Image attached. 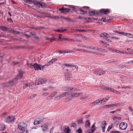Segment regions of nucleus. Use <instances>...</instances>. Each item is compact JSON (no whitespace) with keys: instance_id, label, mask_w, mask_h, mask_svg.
Returning a JSON list of instances; mask_svg holds the SVG:
<instances>
[{"instance_id":"obj_1","label":"nucleus","mask_w":133,"mask_h":133,"mask_svg":"<svg viewBox=\"0 0 133 133\" xmlns=\"http://www.w3.org/2000/svg\"><path fill=\"white\" fill-rule=\"evenodd\" d=\"M19 74L12 81H10L8 83H4L3 84L4 86L7 87L10 86H12L15 85L17 83V80L19 79V78H21L22 77L23 72L21 70L19 71Z\"/></svg>"},{"instance_id":"obj_2","label":"nucleus","mask_w":133,"mask_h":133,"mask_svg":"<svg viewBox=\"0 0 133 133\" xmlns=\"http://www.w3.org/2000/svg\"><path fill=\"white\" fill-rule=\"evenodd\" d=\"M27 126L26 123L20 122L18 124V127L21 131L24 132L25 133H28L29 131L26 128Z\"/></svg>"},{"instance_id":"obj_3","label":"nucleus","mask_w":133,"mask_h":133,"mask_svg":"<svg viewBox=\"0 0 133 133\" xmlns=\"http://www.w3.org/2000/svg\"><path fill=\"white\" fill-rule=\"evenodd\" d=\"M27 65L29 68L32 69L34 68L35 70H43L45 66L44 65L41 66L36 63H35L34 64H28Z\"/></svg>"},{"instance_id":"obj_4","label":"nucleus","mask_w":133,"mask_h":133,"mask_svg":"<svg viewBox=\"0 0 133 133\" xmlns=\"http://www.w3.org/2000/svg\"><path fill=\"white\" fill-rule=\"evenodd\" d=\"M46 81L47 80L45 78H37L35 81V85H37L45 84L46 83Z\"/></svg>"},{"instance_id":"obj_5","label":"nucleus","mask_w":133,"mask_h":133,"mask_svg":"<svg viewBox=\"0 0 133 133\" xmlns=\"http://www.w3.org/2000/svg\"><path fill=\"white\" fill-rule=\"evenodd\" d=\"M15 118L14 116L10 115L6 118L5 121L6 123H9L13 121Z\"/></svg>"},{"instance_id":"obj_6","label":"nucleus","mask_w":133,"mask_h":133,"mask_svg":"<svg viewBox=\"0 0 133 133\" xmlns=\"http://www.w3.org/2000/svg\"><path fill=\"white\" fill-rule=\"evenodd\" d=\"M78 97L77 93H74L72 94L71 95L68 97L69 101H70L74 99V98Z\"/></svg>"},{"instance_id":"obj_7","label":"nucleus","mask_w":133,"mask_h":133,"mask_svg":"<svg viewBox=\"0 0 133 133\" xmlns=\"http://www.w3.org/2000/svg\"><path fill=\"white\" fill-rule=\"evenodd\" d=\"M119 126L120 129L122 130H124L127 127V124L125 122H122L120 123Z\"/></svg>"},{"instance_id":"obj_8","label":"nucleus","mask_w":133,"mask_h":133,"mask_svg":"<svg viewBox=\"0 0 133 133\" xmlns=\"http://www.w3.org/2000/svg\"><path fill=\"white\" fill-rule=\"evenodd\" d=\"M57 60V59L56 58H55L52 59L51 61H49L45 65V66H49V65H51L54 62H55Z\"/></svg>"},{"instance_id":"obj_9","label":"nucleus","mask_w":133,"mask_h":133,"mask_svg":"<svg viewBox=\"0 0 133 133\" xmlns=\"http://www.w3.org/2000/svg\"><path fill=\"white\" fill-rule=\"evenodd\" d=\"M95 127L94 124L92 125V129H89L86 131V133H93L94 131L95 130V129H94Z\"/></svg>"},{"instance_id":"obj_10","label":"nucleus","mask_w":133,"mask_h":133,"mask_svg":"<svg viewBox=\"0 0 133 133\" xmlns=\"http://www.w3.org/2000/svg\"><path fill=\"white\" fill-rule=\"evenodd\" d=\"M65 94H64V93H63V94L60 95L59 96L56 97L55 98V100H58L61 98H62L63 97H65Z\"/></svg>"},{"instance_id":"obj_11","label":"nucleus","mask_w":133,"mask_h":133,"mask_svg":"<svg viewBox=\"0 0 133 133\" xmlns=\"http://www.w3.org/2000/svg\"><path fill=\"white\" fill-rule=\"evenodd\" d=\"M89 13L90 16H92L94 15L97 14H98V12L97 11L94 10L91 11L90 12H89Z\"/></svg>"},{"instance_id":"obj_12","label":"nucleus","mask_w":133,"mask_h":133,"mask_svg":"<svg viewBox=\"0 0 133 133\" xmlns=\"http://www.w3.org/2000/svg\"><path fill=\"white\" fill-rule=\"evenodd\" d=\"M42 121V120L41 119H39V118L37 119L34 121V125L37 124H39Z\"/></svg>"},{"instance_id":"obj_13","label":"nucleus","mask_w":133,"mask_h":133,"mask_svg":"<svg viewBox=\"0 0 133 133\" xmlns=\"http://www.w3.org/2000/svg\"><path fill=\"white\" fill-rule=\"evenodd\" d=\"M99 36L100 37L103 38L105 37L108 38L109 36V35L108 34L105 33L101 34L99 35Z\"/></svg>"},{"instance_id":"obj_14","label":"nucleus","mask_w":133,"mask_h":133,"mask_svg":"<svg viewBox=\"0 0 133 133\" xmlns=\"http://www.w3.org/2000/svg\"><path fill=\"white\" fill-rule=\"evenodd\" d=\"M100 12L101 13H103L104 14H106L109 12V10L108 9H102L100 10Z\"/></svg>"},{"instance_id":"obj_15","label":"nucleus","mask_w":133,"mask_h":133,"mask_svg":"<svg viewBox=\"0 0 133 133\" xmlns=\"http://www.w3.org/2000/svg\"><path fill=\"white\" fill-rule=\"evenodd\" d=\"M59 10L61 11L62 13H63L65 12H69L70 10L67 8H63L61 9H60Z\"/></svg>"},{"instance_id":"obj_16","label":"nucleus","mask_w":133,"mask_h":133,"mask_svg":"<svg viewBox=\"0 0 133 133\" xmlns=\"http://www.w3.org/2000/svg\"><path fill=\"white\" fill-rule=\"evenodd\" d=\"M71 77V75L70 73H67L65 77V80H69L70 79Z\"/></svg>"},{"instance_id":"obj_17","label":"nucleus","mask_w":133,"mask_h":133,"mask_svg":"<svg viewBox=\"0 0 133 133\" xmlns=\"http://www.w3.org/2000/svg\"><path fill=\"white\" fill-rule=\"evenodd\" d=\"M5 126L3 124H0V131H3L5 129Z\"/></svg>"},{"instance_id":"obj_18","label":"nucleus","mask_w":133,"mask_h":133,"mask_svg":"<svg viewBox=\"0 0 133 133\" xmlns=\"http://www.w3.org/2000/svg\"><path fill=\"white\" fill-rule=\"evenodd\" d=\"M42 127L43 128V131L45 132L47 131L48 128L47 126L46 125H44L43 126H42Z\"/></svg>"},{"instance_id":"obj_19","label":"nucleus","mask_w":133,"mask_h":133,"mask_svg":"<svg viewBox=\"0 0 133 133\" xmlns=\"http://www.w3.org/2000/svg\"><path fill=\"white\" fill-rule=\"evenodd\" d=\"M34 5L38 7H40L41 5V3H39L37 1H35L34 2Z\"/></svg>"},{"instance_id":"obj_20","label":"nucleus","mask_w":133,"mask_h":133,"mask_svg":"<svg viewBox=\"0 0 133 133\" xmlns=\"http://www.w3.org/2000/svg\"><path fill=\"white\" fill-rule=\"evenodd\" d=\"M94 74L96 75H101V70H96L94 72Z\"/></svg>"},{"instance_id":"obj_21","label":"nucleus","mask_w":133,"mask_h":133,"mask_svg":"<svg viewBox=\"0 0 133 133\" xmlns=\"http://www.w3.org/2000/svg\"><path fill=\"white\" fill-rule=\"evenodd\" d=\"M64 130L65 133H69V127H65L64 128Z\"/></svg>"},{"instance_id":"obj_22","label":"nucleus","mask_w":133,"mask_h":133,"mask_svg":"<svg viewBox=\"0 0 133 133\" xmlns=\"http://www.w3.org/2000/svg\"><path fill=\"white\" fill-rule=\"evenodd\" d=\"M103 89L104 90H110L111 92H113V91H115V89L111 88H104Z\"/></svg>"},{"instance_id":"obj_23","label":"nucleus","mask_w":133,"mask_h":133,"mask_svg":"<svg viewBox=\"0 0 133 133\" xmlns=\"http://www.w3.org/2000/svg\"><path fill=\"white\" fill-rule=\"evenodd\" d=\"M112 119L113 120L117 121L118 120L120 119H121V118L120 117L114 116L112 118Z\"/></svg>"},{"instance_id":"obj_24","label":"nucleus","mask_w":133,"mask_h":133,"mask_svg":"<svg viewBox=\"0 0 133 133\" xmlns=\"http://www.w3.org/2000/svg\"><path fill=\"white\" fill-rule=\"evenodd\" d=\"M40 6L42 8H47V6L44 3H41Z\"/></svg>"},{"instance_id":"obj_25","label":"nucleus","mask_w":133,"mask_h":133,"mask_svg":"<svg viewBox=\"0 0 133 133\" xmlns=\"http://www.w3.org/2000/svg\"><path fill=\"white\" fill-rule=\"evenodd\" d=\"M24 85L23 87V89L29 86L28 82L27 81H25L24 82Z\"/></svg>"},{"instance_id":"obj_26","label":"nucleus","mask_w":133,"mask_h":133,"mask_svg":"<svg viewBox=\"0 0 133 133\" xmlns=\"http://www.w3.org/2000/svg\"><path fill=\"white\" fill-rule=\"evenodd\" d=\"M102 128L105 129V126L106 125V121H104L102 123Z\"/></svg>"},{"instance_id":"obj_27","label":"nucleus","mask_w":133,"mask_h":133,"mask_svg":"<svg viewBox=\"0 0 133 133\" xmlns=\"http://www.w3.org/2000/svg\"><path fill=\"white\" fill-rule=\"evenodd\" d=\"M99 100H96L94 102V105L98 104V105H100L99 104Z\"/></svg>"},{"instance_id":"obj_28","label":"nucleus","mask_w":133,"mask_h":133,"mask_svg":"<svg viewBox=\"0 0 133 133\" xmlns=\"http://www.w3.org/2000/svg\"><path fill=\"white\" fill-rule=\"evenodd\" d=\"M1 29L3 31H6L8 30V28L5 26H2L1 27Z\"/></svg>"},{"instance_id":"obj_29","label":"nucleus","mask_w":133,"mask_h":133,"mask_svg":"<svg viewBox=\"0 0 133 133\" xmlns=\"http://www.w3.org/2000/svg\"><path fill=\"white\" fill-rule=\"evenodd\" d=\"M9 31L11 32L14 33L15 34H18L19 33V32L18 31H15L14 30H11Z\"/></svg>"},{"instance_id":"obj_30","label":"nucleus","mask_w":133,"mask_h":133,"mask_svg":"<svg viewBox=\"0 0 133 133\" xmlns=\"http://www.w3.org/2000/svg\"><path fill=\"white\" fill-rule=\"evenodd\" d=\"M115 105H114V104H112L111 105H105V107L106 108H111V107H113Z\"/></svg>"},{"instance_id":"obj_31","label":"nucleus","mask_w":133,"mask_h":133,"mask_svg":"<svg viewBox=\"0 0 133 133\" xmlns=\"http://www.w3.org/2000/svg\"><path fill=\"white\" fill-rule=\"evenodd\" d=\"M90 125V123L89 122V120L87 121H86L85 124V127L87 126H89Z\"/></svg>"},{"instance_id":"obj_32","label":"nucleus","mask_w":133,"mask_h":133,"mask_svg":"<svg viewBox=\"0 0 133 133\" xmlns=\"http://www.w3.org/2000/svg\"><path fill=\"white\" fill-rule=\"evenodd\" d=\"M58 93V92L57 91H55L53 92L50 95L52 97H54V96L55 95Z\"/></svg>"},{"instance_id":"obj_33","label":"nucleus","mask_w":133,"mask_h":133,"mask_svg":"<svg viewBox=\"0 0 133 133\" xmlns=\"http://www.w3.org/2000/svg\"><path fill=\"white\" fill-rule=\"evenodd\" d=\"M73 90V91H75L76 90L79 91L80 90L78 89H77L75 88H70V90Z\"/></svg>"},{"instance_id":"obj_34","label":"nucleus","mask_w":133,"mask_h":133,"mask_svg":"<svg viewBox=\"0 0 133 133\" xmlns=\"http://www.w3.org/2000/svg\"><path fill=\"white\" fill-rule=\"evenodd\" d=\"M83 121V119L81 118L78 121V122L79 124H81L82 123Z\"/></svg>"},{"instance_id":"obj_35","label":"nucleus","mask_w":133,"mask_h":133,"mask_svg":"<svg viewBox=\"0 0 133 133\" xmlns=\"http://www.w3.org/2000/svg\"><path fill=\"white\" fill-rule=\"evenodd\" d=\"M79 10H80V11L81 12L82 14H85L87 13V11H84V10H83L81 9H79Z\"/></svg>"},{"instance_id":"obj_36","label":"nucleus","mask_w":133,"mask_h":133,"mask_svg":"<svg viewBox=\"0 0 133 133\" xmlns=\"http://www.w3.org/2000/svg\"><path fill=\"white\" fill-rule=\"evenodd\" d=\"M108 19H107L105 17H104L103 18H102L101 19V21H103L104 22H105L107 21V20H108Z\"/></svg>"},{"instance_id":"obj_37","label":"nucleus","mask_w":133,"mask_h":133,"mask_svg":"<svg viewBox=\"0 0 133 133\" xmlns=\"http://www.w3.org/2000/svg\"><path fill=\"white\" fill-rule=\"evenodd\" d=\"M63 65L64 66H65L66 67H70V66H72V65H70L69 64H63Z\"/></svg>"},{"instance_id":"obj_38","label":"nucleus","mask_w":133,"mask_h":133,"mask_svg":"<svg viewBox=\"0 0 133 133\" xmlns=\"http://www.w3.org/2000/svg\"><path fill=\"white\" fill-rule=\"evenodd\" d=\"M113 124L112 123L111 124V125L109 126L108 128V130L109 131L112 128Z\"/></svg>"},{"instance_id":"obj_39","label":"nucleus","mask_w":133,"mask_h":133,"mask_svg":"<svg viewBox=\"0 0 133 133\" xmlns=\"http://www.w3.org/2000/svg\"><path fill=\"white\" fill-rule=\"evenodd\" d=\"M66 30L65 29V30H54L55 31H56L58 32H60L61 31L62 32H63L64 31H65V30Z\"/></svg>"},{"instance_id":"obj_40","label":"nucleus","mask_w":133,"mask_h":133,"mask_svg":"<svg viewBox=\"0 0 133 133\" xmlns=\"http://www.w3.org/2000/svg\"><path fill=\"white\" fill-rule=\"evenodd\" d=\"M65 95V97L67 96H69L70 94V93L69 92H64Z\"/></svg>"},{"instance_id":"obj_41","label":"nucleus","mask_w":133,"mask_h":133,"mask_svg":"<svg viewBox=\"0 0 133 133\" xmlns=\"http://www.w3.org/2000/svg\"><path fill=\"white\" fill-rule=\"evenodd\" d=\"M109 98L108 97H107L105 98H104L102 99L103 101H104V102H106L109 99Z\"/></svg>"},{"instance_id":"obj_42","label":"nucleus","mask_w":133,"mask_h":133,"mask_svg":"<svg viewBox=\"0 0 133 133\" xmlns=\"http://www.w3.org/2000/svg\"><path fill=\"white\" fill-rule=\"evenodd\" d=\"M63 88V89L65 91H69L70 89V88L68 87H64Z\"/></svg>"},{"instance_id":"obj_43","label":"nucleus","mask_w":133,"mask_h":133,"mask_svg":"<svg viewBox=\"0 0 133 133\" xmlns=\"http://www.w3.org/2000/svg\"><path fill=\"white\" fill-rule=\"evenodd\" d=\"M119 33H120L121 34H122V35H124L125 36H128L127 33H124V32H119Z\"/></svg>"},{"instance_id":"obj_44","label":"nucleus","mask_w":133,"mask_h":133,"mask_svg":"<svg viewBox=\"0 0 133 133\" xmlns=\"http://www.w3.org/2000/svg\"><path fill=\"white\" fill-rule=\"evenodd\" d=\"M8 21L10 23L12 22V21L11 19L10 18H8Z\"/></svg>"},{"instance_id":"obj_45","label":"nucleus","mask_w":133,"mask_h":133,"mask_svg":"<svg viewBox=\"0 0 133 133\" xmlns=\"http://www.w3.org/2000/svg\"><path fill=\"white\" fill-rule=\"evenodd\" d=\"M74 50H76L77 51H87V50H85L83 49H75Z\"/></svg>"},{"instance_id":"obj_46","label":"nucleus","mask_w":133,"mask_h":133,"mask_svg":"<svg viewBox=\"0 0 133 133\" xmlns=\"http://www.w3.org/2000/svg\"><path fill=\"white\" fill-rule=\"evenodd\" d=\"M53 97L51 95H50L47 98V99L48 100L51 99Z\"/></svg>"},{"instance_id":"obj_47","label":"nucleus","mask_w":133,"mask_h":133,"mask_svg":"<svg viewBox=\"0 0 133 133\" xmlns=\"http://www.w3.org/2000/svg\"><path fill=\"white\" fill-rule=\"evenodd\" d=\"M49 94L48 93H43L42 95L43 96H46L48 95Z\"/></svg>"},{"instance_id":"obj_48","label":"nucleus","mask_w":133,"mask_h":133,"mask_svg":"<svg viewBox=\"0 0 133 133\" xmlns=\"http://www.w3.org/2000/svg\"><path fill=\"white\" fill-rule=\"evenodd\" d=\"M26 1H28L31 4H32L33 1H34V0H25Z\"/></svg>"},{"instance_id":"obj_49","label":"nucleus","mask_w":133,"mask_h":133,"mask_svg":"<svg viewBox=\"0 0 133 133\" xmlns=\"http://www.w3.org/2000/svg\"><path fill=\"white\" fill-rule=\"evenodd\" d=\"M67 41H78V42H80L81 41H76V40H74L73 39H68L67 40Z\"/></svg>"},{"instance_id":"obj_50","label":"nucleus","mask_w":133,"mask_h":133,"mask_svg":"<svg viewBox=\"0 0 133 133\" xmlns=\"http://www.w3.org/2000/svg\"><path fill=\"white\" fill-rule=\"evenodd\" d=\"M101 73L102 74H104L105 73V72L104 70H101Z\"/></svg>"},{"instance_id":"obj_51","label":"nucleus","mask_w":133,"mask_h":133,"mask_svg":"<svg viewBox=\"0 0 133 133\" xmlns=\"http://www.w3.org/2000/svg\"><path fill=\"white\" fill-rule=\"evenodd\" d=\"M72 51H70V50H68V51H64V53H68L70 52H72Z\"/></svg>"},{"instance_id":"obj_52","label":"nucleus","mask_w":133,"mask_h":133,"mask_svg":"<svg viewBox=\"0 0 133 133\" xmlns=\"http://www.w3.org/2000/svg\"><path fill=\"white\" fill-rule=\"evenodd\" d=\"M114 51L115 52H117V53H121V51H119L117 50H114Z\"/></svg>"},{"instance_id":"obj_53","label":"nucleus","mask_w":133,"mask_h":133,"mask_svg":"<svg viewBox=\"0 0 133 133\" xmlns=\"http://www.w3.org/2000/svg\"><path fill=\"white\" fill-rule=\"evenodd\" d=\"M104 102V101H103V99H102L101 100H99V104H100V105L101 103H102Z\"/></svg>"},{"instance_id":"obj_54","label":"nucleus","mask_w":133,"mask_h":133,"mask_svg":"<svg viewBox=\"0 0 133 133\" xmlns=\"http://www.w3.org/2000/svg\"><path fill=\"white\" fill-rule=\"evenodd\" d=\"M93 49H95V50H101L102 49L101 48H100V49H98V48L97 47H95V48H94Z\"/></svg>"},{"instance_id":"obj_55","label":"nucleus","mask_w":133,"mask_h":133,"mask_svg":"<svg viewBox=\"0 0 133 133\" xmlns=\"http://www.w3.org/2000/svg\"><path fill=\"white\" fill-rule=\"evenodd\" d=\"M54 129V127H52L50 131V133H52V131Z\"/></svg>"},{"instance_id":"obj_56","label":"nucleus","mask_w":133,"mask_h":133,"mask_svg":"<svg viewBox=\"0 0 133 133\" xmlns=\"http://www.w3.org/2000/svg\"><path fill=\"white\" fill-rule=\"evenodd\" d=\"M24 36H25L26 37V38H29L30 37V36L29 35H28L27 34H24Z\"/></svg>"},{"instance_id":"obj_57","label":"nucleus","mask_w":133,"mask_h":133,"mask_svg":"<svg viewBox=\"0 0 133 133\" xmlns=\"http://www.w3.org/2000/svg\"><path fill=\"white\" fill-rule=\"evenodd\" d=\"M6 112H5L4 113H3V114H2L1 117H3V116L6 115Z\"/></svg>"},{"instance_id":"obj_58","label":"nucleus","mask_w":133,"mask_h":133,"mask_svg":"<svg viewBox=\"0 0 133 133\" xmlns=\"http://www.w3.org/2000/svg\"><path fill=\"white\" fill-rule=\"evenodd\" d=\"M58 52L59 53H61V54H63L64 53V51H62L61 50H59L58 51Z\"/></svg>"},{"instance_id":"obj_59","label":"nucleus","mask_w":133,"mask_h":133,"mask_svg":"<svg viewBox=\"0 0 133 133\" xmlns=\"http://www.w3.org/2000/svg\"><path fill=\"white\" fill-rule=\"evenodd\" d=\"M68 39L64 37H63L62 38V39H61V40H60L62 41V40H67V41Z\"/></svg>"},{"instance_id":"obj_60","label":"nucleus","mask_w":133,"mask_h":133,"mask_svg":"<svg viewBox=\"0 0 133 133\" xmlns=\"http://www.w3.org/2000/svg\"><path fill=\"white\" fill-rule=\"evenodd\" d=\"M18 63V62H13L12 63V64L13 65H16Z\"/></svg>"},{"instance_id":"obj_61","label":"nucleus","mask_w":133,"mask_h":133,"mask_svg":"<svg viewBox=\"0 0 133 133\" xmlns=\"http://www.w3.org/2000/svg\"><path fill=\"white\" fill-rule=\"evenodd\" d=\"M111 133H121L118 131H113L111 132Z\"/></svg>"},{"instance_id":"obj_62","label":"nucleus","mask_w":133,"mask_h":133,"mask_svg":"<svg viewBox=\"0 0 133 133\" xmlns=\"http://www.w3.org/2000/svg\"><path fill=\"white\" fill-rule=\"evenodd\" d=\"M127 50L128 51H130V52H132V51H133V49H131L130 48L127 49Z\"/></svg>"},{"instance_id":"obj_63","label":"nucleus","mask_w":133,"mask_h":133,"mask_svg":"<svg viewBox=\"0 0 133 133\" xmlns=\"http://www.w3.org/2000/svg\"><path fill=\"white\" fill-rule=\"evenodd\" d=\"M64 18L65 19H66L68 21H70V19L69 18H67V17H64Z\"/></svg>"},{"instance_id":"obj_64","label":"nucleus","mask_w":133,"mask_h":133,"mask_svg":"<svg viewBox=\"0 0 133 133\" xmlns=\"http://www.w3.org/2000/svg\"><path fill=\"white\" fill-rule=\"evenodd\" d=\"M77 131L78 133H81L82 130L81 129H79Z\"/></svg>"}]
</instances>
